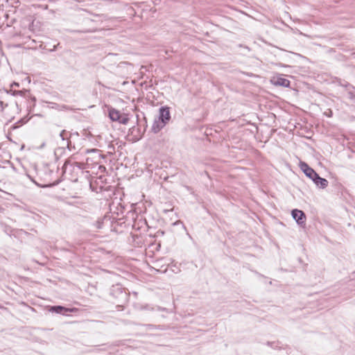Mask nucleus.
<instances>
[{
  "label": "nucleus",
  "instance_id": "f257e3e1",
  "mask_svg": "<svg viewBox=\"0 0 355 355\" xmlns=\"http://www.w3.org/2000/svg\"><path fill=\"white\" fill-rule=\"evenodd\" d=\"M300 167L305 175L311 179L318 187L322 189H324L327 187L328 181L324 178H320L306 163L300 162Z\"/></svg>",
  "mask_w": 355,
  "mask_h": 355
},
{
  "label": "nucleus",
  "instance_id": "f03ea898",
  "mask_svg": "<svg viewBox=\"0 0 355 355\" xmlns=\"http://www.w3.org/2000/svg\"><path fill=\"white\" fill-rule=\"evenodd\" d=\"M159 119L161 122L157 125L159 131L170 119V112L167 107H161L159 110ZM157 132V130H155Z\"/></svg>",
  "mask_w": 355,
  "mask_h": 355
},
{
  "label": "nucleus",
  "instance_id": "7ed1b4c3",
  "mask_svg": "<svg viewBox=\"0 0 355 355\" xmlns=\"http://www.w3.org/2000/svg\"><path fill=\"white\" fill-rule=\"evenodd\" d=\"M271 83L276 86H282L285 87H288L290 86V81L282 76H274L271 79Z\"/></svg>",
  "mask_w": 355,
  "mask_h": 355
},
{
  "label": "nucleus",
  "instance_id": "20e7f679",
  "mask_svg": "<svg viewBox=\"0 0 355 355\" xmlns=\"http://www.w3.org/2000/svg\"><path fill=\"white\" fill-rule=\"evenodd\" d=\"M292 216L299 225H304L306 221V216L304 213L299 209L292 211Z\"/></svg>",
  "mask_w": 355,
  "mask_h": 355
},
{
  "label": "nucleus",
  "instance_id": "39448f33",
  "mask_svg": "<svg viewBox=\"0 0 355 355\" xmlns=\"http://www.w3.org/2000/svg\"><path fill=\"white\" fill-rule=\"evenodd\" d=\"M121 114L119 111L114 108H111L109 110V116L112 121H119V120H120L121 119Z\"/></svg>",
  "mask_w": 355,
  "mask_h": 355
},
{
  "label": "nucleus",
  "instance_id": "423d86ee",
  "mask_svg": "<svg viewBox=\"0 0 355 355\" xmlns=\"http://www.w3.org/2000/svg\"><path fill=\"white\" fill-rule=\"evenodd\" d=\"M51 310H52L53 311L56 312V313H62V311L63 310H64V311H69V309H65L64 307L61 306H52V307H51Z\"/></svg>",
  "mask_w": 355,
  "mask_h": 355
},
{
  "label": "nucleus",
  "instance_id": "0eeeda50",
  "mask_svg": "<svg viewBox=\"0 0 355 355\" xmlns=\"http://www.w3.org/2000/svg\"><path fill=\"white\" fill-rule=\"evenodd\" d=\"M128 121L129 119L126 116L121 115L120 120H119V122L122 124H126L128 122Z\"/></svg>",
  "mask_w": 355,
  "mask_h": 355
},
{
  "label": "nucleus",
  "instance_id": "6e6552de",
  "mask_svg": "<svg viewBox=\"0 0 355 355\" xmlns=\"http://www.w3.org/2000/svg\"><path fill=\"white\" fill-rule=\"evenodd\" d=\"M64 134H65V130H62L60 134V137L64 140Z\"/></svg>",
  "mask_w": 355,
  "mask_h": 355
},
{
  "label": "nucleus",
  "instance_id": "1a4fd4ad",
  "mask_svg": "<svg viewBox=\"0 0 355 355\" xmlns=\"http://www.w3.org/2000/svg\"><path fill=\"white\" fill-rule=\"evenodd\" d=\"M330 113H331V111H329V113H328L329 116H331Z\"/></svg>",
  "mask_w": 355,
  "mask_h": 355
},
{
  "label": "nucleus",
  "instance_id": "9d476101",
  "mask_svg": "<svg viewBox=\"0 0 355 355\" xmlns=\"http://www.w3.org/2000/svg\"><path fill=\"white\" fill-rule=\"evenodd\" d=\"M330 113H331V111H329V113H328L329 116H331Z\"/></svg>",
  "mask_w": 355,
  "mask_h": 355
},
{
  "label": "nucleus",
  "instance_id": "9b49d317",
  "mask_svg": "<svg viewBox=\"0 0 355 355\" xmlns=\"http://www.w3.org/2000/svg\"><path fill=\"white\" fill-rule=\"evenodd\" d=\"M330 113H331V111H329V113H328L329 116H331Z\"/></svg>",
  "mask_w": 355,
  "mask_h": 355
}]
</instances>
